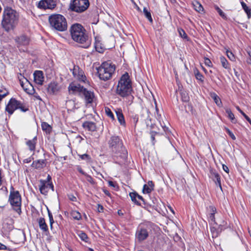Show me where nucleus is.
<instances>
[{"instance_id":"obj_12","label":"nucleus","mask_w":251,"mask_h":251,"mask_svg":"<svg viewBox=\"0 0 251 251\" xmlns=\"http://www.w3.org/2000/svg\"><path fill=\"white\" fill-rule=\"evenodd\" d=\"M39 187L40 193L44 195L48 194L50 189H51L52 191H54V187L52 183H47L45 180L42 179L40 180Z\"/></svg>"},{"instance_id":"obj_50","label":"nucleus","mask_w":251,"mask_h":251,"mask_svg":"<svg viewBox=\"0 0 251 251\" xmlns=\"http://www.w3.org/2000/svg\"><path fill=\"white\" fill-rule=\"evenodd\" d=\"M86 176L87 177V180L90 182V183L93 184L95 183V181L93 179V178L91 177V176H90V175L87 174L86 175Z\"/></svg>"},{"instance_id":"obj_39","label":"nucleus","mask_w":251,"mask_h":251,"mask_svg":"<svg viewBox=\"0 0 251 251\" xmlns=\"http://www.w3.org/2000/svg\"><path fill=\"white\" fill-rule=\"evenodd\" d=\"M215 9L218 12L219 14L220 15V16L224 19L226 20L227 17L225 13L218 6H215Z\"/></svg>"},{"instance_id":"obj_5","label":"nucleus","mask_w":251,"mask_h":251,"mask_svg":"<svg viewBox=\"0 0 251 251\" xmlns=\"http://www.w3.org/2000/svg\"><path fill=\"white\" fill-rule=\"evenodd\" d=\"M109 148L111 151L115 153L120 154L117 157H120L124 160H125L127 157V152L123 147L122 141L118 136H112L108 141Z\"/></svg>"},{"instance_id":"obj_46","label":"nucleus","mask_w":251,"mask_h":251,"mask_svg":"<svg viewBox=\"0 0 251 251\" xmlns=\"http://www.w3.org/2000/svg\"><path fill=\"white\" fill-rule=\"evenodd\" d=\"M108 183L109 186L113 187L115 190H117L118 189V186L116 182L109 180L108 181Z\"/></svg>"},{"instance_id":"obj_34","label":"nucleus","mask_w":251,"mask_h":251,"mask_svg":"<svg viewBox=\"0 0 251 251\" xmlns=\"http://www.w3.org/2000/svg\"><path fill=\"white\" fill-rule=\"evenodd\" d=\"M71 215L75 220H79L81 219L80 213L76 211H72L71 213Z\"/></svg>"},{"instance_id":"obj_44","label":"nucleus","mask_w":251,"mask_h":251,"mask_svg":"<svg viewBox=\"0 0 251 251\" xmlns=\"http://www.w3.org/2000/svg\"><path fill=\"white\" fill-rule=\"evenodd\" d=\"M178 31L180 37L184 39H186L187 38V35L183 29L178 28Z\"/></svg>"},{"instance_id":"obj_33","label":"nucleus","mask_w":251,"mask_h":251,"mask_svg":"<svg viewBox=\"0 0 251 251\" xmlns=\"http://www.w3.org/2000/svg\"><path fill=\"white\" fill-rule=\"evenodd\" d=\"M226 112L227 114L228 117L230 119L231 121L233 123H235L236 120H235L234 115L230 109L226 108Z\"/></svg>"},{"instance_id":"obj_7","label":"nucleus","mask_w":251,"mask_h":251,"mask_svg":"<svg viewBox=\"0 0 251 251\" xmlns=\"http://www.w3.org/2000/svg\"><path fill=\"white\" fill-rule=\"evenodd\" d=\"M13 186L10 188V192L8 201L13 210L21 214V196L18 191H14Z\"/></svg>"},{"instance_id":"obj_3","label":"nucleus","mask_w":251,"mask_h":251,"mask_svg":"<svg viewBox=\"0 0 251 251\" xmlns=\"http://www.w3.org/2000/svg\"><path fill=\"white\" fill-rule=\"evenodd\" d=\"M132 91L131 81L127 73H126L121 77L116 88V94L121 97H127L128 104H131L134 97L130 95Z\"/></svg>"},{"instance_id":"obj_57","label":"nucleus","mask_w":251,"mask_h":251,"mask_svg":"<svg viewBox=\"0 0 251 251\" xmlns=\"http://www.w3.org/2000/svg\"><path fill=\"white\" fill-rule=\"evenodd\" d=\"M156 118L158 120H160L161 118V114H159L158 113V109L157 108V106H156Z\"/></svg>"},{"instance_id":"obj_2","label":"nucleus","mask_w":251,"mask_h":251,"mask_svg":"<svg viewBox=\"0 0 251 251\" xmlns=\"http://www.w3.org/2000/svg\"><path fill=\"white\" fill-rule=\"evenodd\" d=\"M19 18V14L15 10L9 7H5L1 22L2 27L6 32L14 29L18 23Z\"/></svg>"},{"instance_id":"obj_38","label":"nucleus","mask_w":251,"mask_h":251,"mask_svg":"<svg viewBox=\"0 0 251 251\" xmlns=\"http://www.w3.org/2000/svg\"><path fill=\"white\" fill-rule=\"evenodd\" d=\"M149 111L147 109H143L142 110V116L143 117L144 120H147L149 119Z\"/></svg>"},{"instance_id":"obj_1","label":"nucleus","mask_w":251,"mask_h":251,"mask_svg":"<svg viewBox=\"0 0 251 251\" xmlns=\"http://www.w3.org/2000/svg\"><path fill=\"white\" fill-rule=\"evenodd\" d=\"M72 39L75 42L83 45L82 47L87 48L91 44L89 37L84 27L80 24H73L70 28Z\"/></svg>"},{"instance_id":"obj_41","label":"nucleus","mask_w":251,"mask_h":251,"mask_svg":"<svg viewBox=\"0 0 251 251\" xmlns=\"http://www.w3.org/2000/svg\"><path fill=\"white\" fill-rule=\"evenodd\" d=\"M226 54L228 58L232 61H235V57L233 53L228 50H226Z\"/></svg>"},{"instance_id":"obj_23","label":"nucleus","mask_w":251,"mask_h":251,"mask_svg":"<svg viewBox=\"0 0 251 251\" xmlns=\"http://www.w3.org/2000/svg\"><path fill=\"white\" fill-rule=\"evenodd\" d=\"M37 137H34L32 139L26 141V145L30 151H34L37 144Z\"/></svg>"},{"instance_id":"obj_35","label":"nucleus","mask_w":251,"mask_h":251,"mask_svg":"<svg viewBox=\"0 0 251 251\" xmlns=\"http://www.w3.org/2000/svg\"><path fill=\"white\" fill-rule=\"evenodd\" d=\"M66 105L70 109L75 108V102L72 100H67Z\"/></svg>"},{"instance_id":"obj_18","label":"nucleus","mask_w":251,"mask_h":251,"mask_svg":"<svg viewBox=\"0 0 251 251\" xmlns=\"http://www.w3.org/2000/svg\"><path fill=\"white\" fill-rule=\"evenodd\" d=\"M81 94H82L84 97L86 103H91L93 102L94 99V94L93 92L90 91H88L85 88Z\"/></svg>"},{"instance_id":"obj_25","label":"nucleus","mask_w":251,"mask_h":251,"mask_svg":"<svg viewBox=\"0 0 251 251\" xmlns=\"http://www.w3.org/2000/svg\"><path fill=\"white\" fill-rule=\"evenodd\" d=\"M83 126L89 131H94L96 130V124L92 122H84L83 124Z\"/></svg>"},{"instance_id":"obj_32","label":"nucleus","mask_w":251,"mask_h":251,"mask_svg":"<svg viewBox=\"0 0 251 251\" xmlns=\"http://www.w3.org/2000/svg\"><path fill=\"white\" fill-rule=\"evenodd\" d=\"M211 96L218 106H221L222 105V101L217 95L215 93H213L211 94Z\"/></svg>"},{"instance_id":"obj_51","label":"nucleus","mask_w":251,"mask_h":251,"mask_svg":"<svg viewBox=\"0 0 251 251\" xmlns=\"http://www.w3.org/2000/svg\"><path fill=\"white\" fill-rule=\"evenodd\" d=\"M241 4L243 9L244 10L245 12L250 9L244 1H241Z\"/></svg>"},{"instance_id":"obj_55","label":"nucleus","mask_w":251,"mask_h":251,"mask_svg":"<svg viewBox=\"0 0 251 251\" xmlns=\"http://www.w3.org/2000/svg\"><path fill=\"white\" fill-rule=\"evenodd\" d=\"M209 208L210 210L211 213H214V214L216 213V208L215 206L210 205L209 206Z\"/></svg>"},{"instance_id":"obj_49","label":"nucleus","mask_w":251,"mask_h":251,"mask_svg":"<svg viewBox=\"0 0 251 251\" xmlns=\"http://www.w3.org/2000/svg\"><path fill=\"white\" fill-rule=\"evenodd\" d=\"M214 215L215 214H214V213H210L209 218L212 222H214V224L217 225H218L217 223L215 222V218Z\"/></svg>"},{"instance_id":"obj_11","label":"nucleus","mask_w":251,"mask_h":251,"mask_svg":"<svg viewBox=\"0 0 251 251\" xmlns=\"http://www.w3.org/2000/svg\"><path fill=\"white\" fill-rule=\"evenodd\" d=\"M57 0H41L37 4V7L41 9H53L56 6Z\"/></svg>"},{"instance_id":"obj_56","label":"nucleus","mask_w":251,"mask_h":251,"mask_svg":"<svg viewBox=\"0 0 251 251\" xmlns=\"http://www.w3.org/2000/svg\"><path fill=\"white\" fill-rule=\"evenodd\" d=\"M3 177V176H2L1 171L0 170V186L2 184L4 181Z\"/></svg>"},{"instance_id":"obj_28","label":"nucleus","mask_w":251,"mask_h":251,"mask_svg":"<svg viewBox=\"0 0 251 251\" xmlns=\"http://www.w3.org/2000/svg\"><path fill=\"white\" fill-rule=\"evenodd\" d=\"M194 74L196 79L198 80H200L201 82H203L204 81V76L200 72V71L197 69H195L194 71Z\"/></svg>"},{"instance_id":"obj_54","label":"nucleus","mask_w":251,"mask_h":251,"mask_svg":"<svg viewBox=\"0 0 251 251\" xmlns=\"http://www.w3.org/2000/svg\"><path fill=\"white\" fill-rule=\"evenodd\" d=\"M0 250H9V251L10 250V249L9 248H8L6 246L1 244V243H0Z\"/></svg>"},{"instance_id":"obj_37","label":"nucleus","mask_w":251,"mask_h":251,"mask_svg":"<svg viewBox=\"0 0 251 251\" xmlns=\"http://www.w3.org/2000/svg\"><path fill=\"white\" fill-rule=\"evenodd\" d=\"M41 126L43 130L46 132H50L51 130V126L47 123L43 122L41 124Z\"/></svg>"},{"instance_id":"obj_63","label":"nucleus","mask_w":251,"mask_h":251,"mask_svg":"<svg viewBox=\"0 0 251 251\" xmlns=\"http://www.w3.org/2000/svg\"><path fill=\"white\" fill-rule=\"evenodd\" d=\"M246 13L248 16V18L250 19L251 17V10L250 9L249 10L246 12Z\"/></svg>"},{"instance_id":"obj_22","label":"nucleus","mask_w":251,"mask_h":251,"mask_svg":"<svg viewBox=\"0 0 251 251\" xmlns=\"http://www.w3.org/2000/svg\"><path fill=\"white\" fill-rule=\"evenodd\" d=\"M154 183L152 181H149L147 184L143 186V192L144 193H150L154 189Z\"/></svg>"},{"instance_id":"obj_64","label":"nucleus","mask_w":251,"mask_h":251,"mask_svg":"<svg viewBox=\"0 0 251 251\" xmlns=\"http://www.w3.org/2000/svg\"><path fill=\"white\" fill-rule=\"evenodd\" d=\"M223 169L226 173H228L229 171L228 167L225 165H223Z\"/></svg>"},{"instance_id":"obj_40","label":"nucleus","mask_w":251,"mask_h":251,"mask_svg":"<svg viewBox=\"0 0 251 251\" xmlns=\"http://www.w3.org/2000/svg\"><path fill=\"white\" fill-rule=\"evenodd\" d=\"M78 235L82 240L87 242V240L88 239V236L85 232H84L82 231H80L78 233Z\"/></svg>"},{"instance_id":"obj_24","label":"nucleus","mask_w":251,"mask_h":251,"mask_svg":"<svg viewBox=\"0 0 251 251\" xmlns=\"http://www.w3.org/2000/svg\"><path fill=\"white\" fill-rule=\"evenodd\" d=\"M38 224L40 228L43 231V232H48V226L45 222V219L44 218H40L38 219Z\"/></svg>"},{"instance_id":"obj_42","label":"nucleus","mask_w":251,"mask_h":251,"mask_svg":"<svg viewBox=\"0 0 251 251\" xmlns=\"http://www.w3.org/2000/svg\"><path fill=\"white\" fill-rule=\"evenodd\" d=\"M236 109L240 112V113L245 117L247 121L251 125V119L239 108V106L236 107Z\"/></svg>"},{"instance_id":"obj_6","label":"nucleus","mask_w":251,"mask_h":251,"mask_svg":"<svg viewBox=\"0 0 251 251\" xmlns=\"http://www.w3.org/2000/svg\"><path fill=\"white\" fill-rule=\"evenodd\" d=\"M115 65L110 61L102 63L97 69L100 79L106 81L110 79L115 71Z\"/></svg>"},{"instance_id":"obj_48","label":"nucleus","mask_w":251,"mask_h":251,"mask_svg":"<svg viewBox=\"0 0 251 251\" xmlns=\"http://www.w3.org/2000/svg\"><path fill=\"white\" fill-rule=\"evenodd\" d=\"M225 129L226 132L228 133L229 136L231 137L232 140H235L236 139V137L234 135V134L227 128H225Z\"/></svg>"},{"instance_id":"obj_8","label":"nucleus","mask_w":251,"mask_h":251,"mask_svg":"<svg viewBox=\"0 0 251 251\" xmlns=\"http://www.w3.org/2000/svg\"><path fill=\"white\" fill-rule=\"evenodd\" d=\"M17 109H19L21 111L24 112L28 110V108L25 104L17 100L15 98H11L6 106V111L10 115H11Z\"/></svg>"},{"instance_id":"obj_16","label":"nucleus","mask_w":251,"mask_h":251,"mask_svg":"<svg viewBox=\"0 0 251 251\" xmlns=\"http://www.w3.org/2000/svg\"><path fill=\"white\" fill-rule=\"evenodd\" d=\"M209 177L219 186L220 189L222 190L220 176L215 170L213 169L210 170Z\"/></svg>"},{"instance_id":"obj_15","label":"nucleus","mask_w":251,"mask_h":251,"mask_svg":"<svg viewBox=\"0 0 251 251\" xmlns=\"http://www.w3.org/2000/svg\"><path fill=\"white\" fill-rule=\"evenodd\" d=\"M20 84L24 90L29 95H32L35 92V90L32 85L27 80L25 81H21Z\"/></svg>"},{"instance_id":"obj_31","label":"nucleus","mask_w":251,"mask_h":251,"mask_svg":"<svg viewBox=\"0 0 251 251\" xmlns=\"http://www.w3.org/2000/svg\"><path fill=\"white\" fill-rule=\"evenodd\" d=\"M143 13L145 16V17L148 19L149 21L152 23L153 22V20L151 17V13L150 11L146 7H144L143 9Z\"/></svg>"},{"instance_id":"obj_60","label":"nucleus","mask_w":251,"mask_h":251,"mask_svg":"<svg viewBox=\"0 0 251 251\" xmlns=\"http://www.w3.org/2000/svg\"><path fill=\"white\" fill-rule=\"evenodd\" d=\"M45 181H46V182L47 183H52L51 182V177L50 176V175H48V176H47V179L46 180H44Z\"/></svg>"},{"instance_id":"obj_29","label":"nucleus","mask_w":251,"mask_h":251,"mask_svg":"<svg viewBox=\"0 0 251 251\" xmlns=\"http://www.w3.org/2000/svg\"><path fill=\"white\" fill-rule=\"evenodd\" d=\"M131 201L137 205H140V203L137 201L138 194L136 192H131L129 194Z\"/></svg>"},{"instance_id":"obj_17","label":"nucleus","mask_w":251,"mask_h":251,"mask_svg":"<svg viewBox=\"0 0 251 251\" xmlns=\"http://www.w3.org/2000/svg\"><path fill=\"white\" fill-rule=\"evenodd\" d=\"M33 75L35 82L42 85L44 79L43 72L41 71H36L34 72Z\"/></svg>"},{"instance_id":"obj_52","label":"nucleus","mask_w":251,"mask_h":251,"mask_svg":"<svg viewBox=\"0 0 251 251\" xmlns=\"http://www.w3.org/2000/svg\"><path fill=\"white\" fill-rule=\"evenodd\" d=\"M204 63L206 66L209 67H210L212 65L211 61L208 58H205L204 59Z\"/></svg>"},{"instance_id":"obj_53","label":"nucleus","mask_w":251,"mask_h":251,"mask_svg":"<svg viewBox=\"0 0 251 251\" xmlns=\"http://www.w3.org/2000/svg\"><path fill=\"white\" fill-rule=\"evenodd\" d=\"M133 123L136 125L138 121V117L137 115H134L132 116Z\"/></svg>"},{"instance_id":"obj_62","label":"nucleus","mask_w":251,"mask_h":251,"mask_svg":"<svg viewBox=\"0 0 251 251\" xmlns=\"http://www.w3.org/2000/svg\"><path fill=\"white\" fill-rule=\"evenodd\" d=\"M247 52L248 53V54L250 56L251 59V48H248L247 49Z\"/></svg>"},{"instance_id":"obj_21","label":"nucleus","mask_w":251,"mask_h":251,"mask_svg":"<svg viewBox=\"0 0 251 251\" xmlns=\"http://www.w3.org/2000/svg\"><path fill=\"white\" fill-rule=\"evenodd\" d=\"M47 162L46 159L37 160L32 162L31 166L36 169H41L46 166Z\"/></svg>"},{"instance_id":"obj_4","label":"nucleus","mask_w":251,"mask_h":251,"mask_svg":"<svg viewBox=\"0 0 251 251\" xmlns=\"http://www.w3.org/2000/svg\"><path fill=\"white\" fill-rule=\"evenodd\" d=\"M49 22L52 30L63 32L67 29V20L62 15L59 14H52L49 17Z\"/></svg>"},{"instance_id":"obj_36","label":"nucleus","mask_w":251,"mask_h":251,"mask_svg":"<svg viewBox=\"0 0 251 251\" xmlns=\"http://www.w3.org/2000/svg\"><path fill=\"white\" fill-rule=\"evenodd\" d=\"M181 100L184 102H188L189 100V97L186 92L182 91L180 93Z\"/></svg>"},{"instance_id":"obj_27","label":"nucleus","mask_w":251,"mask_h":251,"mask_svg":"<svg viewBox=\"0 0 251 251\" xmlns=\"http://www.w3.org/2000/svg\"><path fill=\"white\" fill-rule=\"evenodd\" d=\"M220 60L223 68L227 70L230 69L229 64L228 63L226 59L224 56H220Z\"/></svg>"},{"instance_id":"obj_26","label":"nucleus","mask_w":251,"mask_h":251,"mask_svg":"<svg viewBox=\"0 0 251 251\" xmlns=\"http://www.w3.org/2000/svg\"><path fill=\"white\" fill-rule=\"evenodd\" d=\"M115 112L116 114L118 120L120 123V124L121 125H125V121L123 114L122 113V110L121 109H117V110H115Z\"/></svg>"},{"instance_id":"obj_61","label":"nucleus","mask_w":251,"mask_h":251,"mask_svg":"<svg viewBox=\"0 0 251 251\" xmlns=\"http://www.w3.org/2000/svg\"><path fill=\"white\" fill-rule=\"evenodd\" d=\"M98 210L99 212H102L103 211V207L102 205H100V204H98Z\"/></svg>"},{"instance_id":"obj_10","label":"nucleus","mask_w":251,"mask_h":251,"mask_svg":"<svg viewBox=\"0 0 251 251\" xmlns=\"http://www.w3.org/2000/svg\"><path fill=\"white\" fill-rule=\"evenodd\" d=\"M17 47L20 51H25L27 46L29 44L30 39L28 36L22 34L14 38Z\"/></svg>"},{"instance_id":"obj_13","label":"nucleus","mask_w":251,"mask_h":251,"mask_svg":"<svg viewBox=\"0 0 251 251\" xmlns=\"http://www.w3.org/2000/svg\"><path fill=\"white\" fill-rule=\"evenodd\" d=\"M136 238L140 242L146 240L149 236V232L145 228L140 226L138 227L136 232Z\"/></svg>"},{"instance_id":"obj_9","label":"nucleus","mask_w":251,"mask_h":251,"mask_svg":"<svg viewBox=\"0 0 251 251\" xmlns=\"http://www.w3.org/2000/svg\"><path fill=\"white\" fill-rule=\"evenodd\" d=\"M90 5L89 0H73L70 4V9L77 13L86 11Z\"/></svg>"},{"instance_id":"obj_19","label":"nucleus","mask_w":251,"mask_h":251,"mask_svg":"<svg viewBox=\"0 0 251 251\" xmlns=\"http://www.w3.org/2000/svg\"><path fill=\"white\" fill-rule=\"evenodd\" d=\"M73 75L79 81L85 82L86 80V77L84 75V73L82 70L77 71L76 68H75L73 72Z\"/></svg>"},{"instance_id":"obj_58","label":"nucleus","mask_w":251,"mask_h":251,"mask_svg":"<svg viewBox=\"0 0 251 251\" xmlns=\"http://www.w3.org/2000/svg\"><path fill=\"white\" fill-rule=\"evenodd\" d=\"M69 199L73 201H75L76 200V198L74 195H71L69 196Z\"/></svg>"},{"instance_id":"obj_14","label":"nucleus","mask_w":251,"mask_h":251,"mask_svg":"<svg viewBox=\"0 0 251 251\" xmlns=\"http://www.w3.org/2000/svg\"><path fill=\"white\" fill-rule=\"evenodd\" d=\"M61 86L56 82H51L47 88V92L50 95H56L61 90Z\"/></svg>"},{"instance_id":"obj_30","label":"nucleus","mask_w":251,"mask_h":251,"mask_svg":"<svg viewBox=\"0 0 251 251\" xmlns=\"http://www.w3.org/2000/svg\"><path fill=\"white\" fill-rule=\"evenodd\" d=\"M194 9L198 12H201L203 11V8L201 4L198 1H195L193 3Z\"/></svg>"},{"instance_id":"obj_47","label":"nucleus","mask_w":251,"mask_h":251,"mask_svg":"<svg viewBox=\"0 0 251 251\" xmlns=\"http://www.w3.org/2000/svg\"><path fill=\"white\" fill-rule=\"evenodd\" d=\"M105 112L106 113L107 115L110 117L112 120L114 119V116L113 114L112 113V111L110 110V109L108 108H105Z\"/></svg>"},{"instance_id":"obj_43","label":"nucleus","mask_w":251,"mask_h":251,"mask_svg":"<svg viewBox=\"0 0 251 251\" xmlns=\"http://www.w3.org/2000/svg\"><path fill=\"white\" fill-rule=\"evenodd\" d=\"M48 215H49V217L50 226V228H52V224L54 223V220H53L52 215L51 212L49 210V209L48 208Z\"/></svg>"},{"instance_id":"obj_45","label":"nucleus","mask_w":251,"mask_h":251,"mask_svg":"<svg viewBox=\"0 0 251 251\" xmlns=\"http://www.w3.org/2000/svg\"><path fill=\"white\" fill-rule=\"evenodd\" d=\"M80 158L82 160H86L90 161L91 160V157L88 154L85 153L81 155H79Z\"/></svg>"},{"instance_id":"obj_20","label":"nucleus","mask_w":251,"mask_h":251,"mask_svg":"<svg viewBox=\"0 0 251 251\" xmlns=\"http://www.w3.org/2000/svg\"><path fill=\"white\" fill-rule=\"evenodd\" d=\"M84 89L85 88L80 84H75L74 83L70 84L68 87L69 92L72 91L73 93L79 92L80 94H82Z\"/></svg>"},{"instance_id":"obj_59","label":"nucleus","mask_w":251,"mask_h":251,"mask_svg":"<svg viewBox=\"0 0 251 251\" xmlns=\"http://www.w3.org/2000/svg\"><path fill=\"white\" fill-rule=\"evenodd\" d=\"M77 170L80 173H81L82 175L85 176H86V175H87V174L85 173L80 167H78Z\"/></svg>"}]
</instances>
